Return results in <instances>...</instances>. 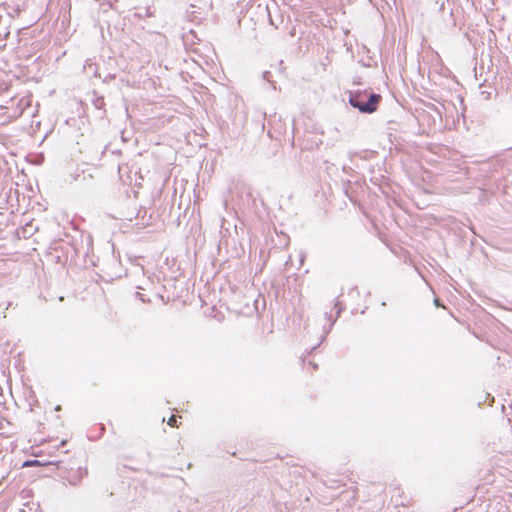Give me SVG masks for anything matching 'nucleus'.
Wrapping results in <instances>:
<instances>
[{"label":"nucleus","instance_id":"f257e3e1","mask_svg":"<svg viewBox=\"0 0 512 512\" xmlns=\"http://www.w3.org/2000/svg\"><path fill=\"white\" fill-rule=\"evenodd\" d=\"M382 97L380 94L367 90L350 92L349 104L359 110L360 113L371 114L378 109Z\"/></svg>","mask_w":512,"mask_h":512},{"label":"nucleus","instance_id":"f03ea898","mask_svg":"<svg viewBox=\"0 0 512 512\" xmlns=\"http://www.w3.org/2000/svg\"><path fill=\"white\" fill-rule=\"evenodd\" d=\"M86 474L87 470L79 467L67 480L70 485L77 486L81 483Z\"/></svg>","mask_w":512,"mask_h":512},{"label":"nucleus","instance_id":"7ed1b4c3","mask_svg":"<svg viewBox=\"0 0 512 512\" xmlns=\"http://www.w3.org/2000/svg\"><path fill=\"white\" fill-rule=\"evenodd\" d=\"M177 421V417L172 415L168 420V425H170L171 427H177Z\"/></svg>","mask_w":512,"mask_h":512},{"label":"nucleus","instance_id":"20e7f679","mask_svg":"<svg viewBox=\"0 0 512 512\" xmlns=\"http://www.w3.org/2000/svg\"><path fill=\"white\" fill-rule=\"evenodd\" d=\"M103 104H104V101H103V99H102V98H99V99H97V100L95 101V107H96V108H98V109L102 108V105H103Z\"/></svg>","mask_w":512,"mask_h":512},{"label":"nucleus","instance_id":"39448f33","mask_svg":"<svg viewBox=\"0 0 512 512\" xmlns=\"http://www.w3.org/2000/svg\"><path fill=\"white\" fill-rule=\"evenodd\" d=\"M335 308H337V311H336V317H338V316L340 315V313H341L342 307H341V306H339V303L337 302V303L335 304Z\"/></svg>","mask_w":512,"mask_h":512},{"label":"nucleus","instance_id":"423d86ee","mask_svg":"<svg viewBox=\"0 0 512 512\" xmlns=\"http://www.w3.org/2000/svg\"><path fill=\"white\" fill-rule=\"evenodd\" d=\"M269 76H270V72H269V71H265V72L263 73V78H264L265 80H267L268 82H270V78H269Z\"/></svg>","mask_w":512,"mask_h":512},{"label":"nucleus","instance_id":"0eeeda50","mask_svg":"<svg viewBox=\"0 0 512 512\" xmlns=\"http://www.w3.org/2000/svg\"><path fill=\"white\" fill-rule=\"evenodd\" d=\"M137 296L142 300V302H145V299L142 297V295L139 292H137Z\"/></svg>","mask_w":512,"mask_h":512},{"label":"nucleus","instance_id":"6e6552de","mask_svg":"<svg viewBox=\"0 0 512 512\" xmlns=\"http://www.w3.org/2000/svg\"><path fill=\"white\" fill-rule=\"evenodd\" d=\"M434 303H435V305H436V306H440V303H439V300H438V299H435V300H434Z\"/></svg>","mask_w":512,"mask_h":512},{"label":"nucleus","instance_id":"1a4fd4ad","mask_svg":"<svg viewBox=\"0 0 512 512\" xmlns=\"http://www.w3.org/2000/svg\"><path fill=\"white\" fill-rule=\"evenodd\" d=\"M309 364H311V365L313 366V368H314V369H316V368H317V364L312 363V362H309Z\"/></svg>","mask_w":512,"mask_h":512},{"label":"nucleus","instance_id":"9d476101","mask_svg":"<svg viewBox=\"0 0 512 512\" xmlns=\"http://www.w3.org/2000/svg\"><path fill=\"white\" fill-rule=\"evenodd\" d=\"M31 463H32L31 461H26V462L24 463V466H28V465H30Z\"/></svg>","mask_w":512,"mask_h":512},{"label":"nucleus","instance_id":"9b49d317","mask_svg":"<svg viewBox=\"0 0 512 512\" xmlns=\"http://www.w3.org/2000/svg\"><path fill=\"white\" fill-rule=\"evenodd\" d=\"M55 410L56 411H60L61 410V406L60 405L56 406Z\"/></svg>","mask_w":512,"mask_h":512},{"label":"nucleus","instance_id":"f8f14e48","mask_svg":"<svg viewBox=\"0 0 512 512\" xmlns=\"http://www.w3.org/2000/svg\"><path fill=\"white\" fill-rule=\"evenodd\" d=\"M28 229L27 228H24V235H26V233H28Z\"/></svg>","mask_w":512,"mask_h":512},{"label":"nucleus","instance_id":"ddd939ff","mask_svg":"<svg viewBox=\"0 0 512 512\" xmlns=\"http://www.w3.org/2000/svg\"><path fill=\"white\" fill-rule=\"evenodd\" d=\"M335 321H336V319H334V320L331 322V324H330V328L332 327V325H334Z\"/></svg>","mask_w":512,"mask_h":512},{"label":"nucleus","instance_id":"4468645a","mask_svg":"<svg viewBox=\"0 0 512 512\" xmlns=\"http://www.w3.org/2000/svg\"><path fill=\"white\" fill-rule=\"evenodd\" d=\"M325 316L330 319L331 315H328V313H325Z\"/></svg>","mask_w":512,"mask_h":512}]
</instances>
